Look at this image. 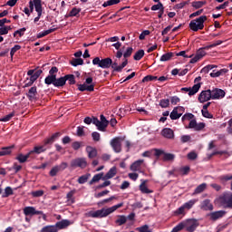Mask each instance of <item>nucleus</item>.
I'll use <instances>...</instances> for the list:
<instances>
[{
  "label": "nucleus",
  "mask_w": 232,
  "mask_h": 232,
  "mask_svg": "<svg viewBox=\"0 0 232 232\" xmlns=\"http://www.w3.org/2000/svg\"><path fill=\"white\" fill-rule=\"evenodd\" d=\"M146 180H143L142 183L140 185V191H141V193H153V191L150 190V188H148V187L146 186Z\"/></svg>",
  "instance_id": "obj_38"
},
{
  "label": "nucleus",
  "mask_w": 232,
  "mask_h": 232,
  "mask_svg": "<svg viewBox=\"0 0 232 232\" xmlns=\"http://www.w3.org/2000/svg\"><path fill=\"white\" fill-rule=\"evenodd\" d=\"M40 6V10H43V2L41 0H31L29 2V12H34V10L35 12H37V7L36 6Z\"/></svg>",
  "instance_id": "obj_19"
},
{
  "label": "nucleus",
  "mask_w": 232,
  "mask_h": 232,
  "mask_svg": "<svg viewBox=\"0 0 232 232\" xmlns=\"http://www.w3.org/2000/svg\"><path fill=\"white\" fill-rule=\"evenodd\" d=\"M124 140V138L122 137H115L111 140V146L115 151V153H121L122 151V142Z\"/></svg>",
  "instance_id": "obj_8"
},
{
  "label": "nucleus",
  "mask_w": 232,
  "mask_h": 232,
  "mask_svg": "<svg viewBox=\"0 0 232 232\" xmlns=\"http://www.w3.org/2000/svg\"><path fill=\"white\" fill-rule=\"evenodd\" d=\"M86 153L88 155V159H95L97 157V149L92 146L86 147Z\"/></svg>",
  "instance_id": "obj_23"
},
{
  "label": "nucleus",
  "mask_w": 232,
  "mask_h": 232,
  "mask_svg": "<svg viewBox=\"0 0 232 232\" xmlns=\"http://www.w3.org/2000/svg\"><path fill=\"white\" fill-rule=\"evenodd\" d=\"M199 102H208V101H211V90L202 91L198 95Z\"/></svg>",
  "instance_id": "obj_13"
},
{
  "label": "nucleus",
  "mask_w": 232,
  "mask_h": 232,
  "mask_svg": "<svg viewBox=\"0 0 232 232\" xmlns=\"http://www.w3.org/2000/svg\"><path fill=\"white\" fill-rule=\"evenodd\" d=\"M24 32H26V29L24 27H23L19 30H16L14 33V37H15L16 35H19V37H23V35H24Z\"/></svg>",
  "instance_id": "obj_59"
},
{
  "label": "nucleus",
  "mask_w": 232,
  "mask_h": 232,
  "mask_svg": "<svg viewBox=\"0 0 232 232\" xmlns=\"http://www.w3.org/2000/svg\"><path fill=\"white\" fill-rule=\"evenodd\" d=\"M151 10L152 11L164 10V5H162V3L159 2V4L154 5L151 6Z\"/></svg>",
  "instance_id": "obj_60"
},
{
  "label": "nucleus",
  "mask_w": 232,
  "mask_h": 232,
  "mask_svg": "<svg viewBox=\"0 0 232 232\" xmlns=\"http://www.w3.org/2000/svg\"><path fill=\"white\" fill-rule=\"evenodd\" d=\"M144 57V50L140 49L133 56L134 61H140Z\"/></svg>",
  "instance_id": "obj_41"
},
{
  "label": "nucleus",
  "mask_w": 232,
  "mask_h": 232,
  "mask_svg": "<svg viewBox=\"0 0 232 232\" xmlns=\"http://www.w3.org/2000/svg\"><path fill=\"white\" fill-rule=\"evenodd\" d=\"M126 222H128V218L124 215H121V216H118V218L116 219L115 224H117V226H124Z\"/></svg>",
  "instance_id": "obj_34"
},
{
  "label": "nucleus",
  "mask_w": 232,
  "mask_h": 232,
  "mask_svg": "<svg viewBox=\"0 0 232 232\" xmlns=\"http://www.w3.org/2000/svg\"><path fill=\"white\" fill-rule=\"evenodd\" d=\"M64 84H66V79H65V76L63 77H60L57 79V76L55 77V80H54V86L56 88H61L63 86H64Z\"/></svg>",
  "instance_id": "obj_31"
},
{
  "label": "nucleus",
  "mask_w": 232,
  "mask_h": 232,
  "mask_svg": "<svg viewBox=\"0 0 232 232\" xmlns=\"http://www.w3.org/2000/svg\"><path fill=\"white\" fill-rule=\"evenodd\" d=\"M189 166L181 167L179 169L180 175H188L189 173Z\"/></svg>",
  "instance_id": "obj_56"
},
{
  "label": "nucleus",
  "mask_w": 232,
  "mask_h": 232,
  "mask_svg": "<svg viewBox=\"0 0 232 232\" xmlns=\"http://www.w3.org/2000/svg\"><path fill=\"white\" fill-rule=\"evenodd\" d=\"M15 116V112H11L9 114H7L6 116H5L4 118L0 119V122H8V121L12 120V117Z\"/></svg>",
  "instance_id": "obj_48"
},
{
  "label": "nucleus",
  "mask_w": 232,
  "mask_h": 232,
  "mask_svg": "<svg viewBox=\"0 0 232 232\" xmlns=\"http://www.w3.org/2000/svg\"><path fill=\"white\" fill-rule=\"evenodd\" d=\"M142 164H144V160H138L134 161L130 167V171L142 173Z\"/></svg>",
  "instance_id": "obj_14"
},
{
  "label": "nucleus",
  "mask_w": 232,
  "mask_h": 232,
  "mask_svg": "<svg viewBox=\"0 0 232 232\" xmlns=\"http://www.w3.org/2000/svg\"><path fill=\"white\" fill-rule=\"evenodd\" d=\"M78 90L80 92H93V90H95V85L93 84L86 85V83L79 84Z\"/></svg>",
  "instance_id": "obj_29"
},
{
  "label": "nucleus",
  "mask_w": 232,
  "mask_h": 232,
  "mask_svg": "<svg viewBox=\"0 0 232 232\" xmlns=\"http://www.w3.org/2000/svg\"><path fill=\"white\" fill-rule=\"evenodd\" d=\"M10 30H12L11 26H1L0 35H6V34H8V32H10Z\"/></svg>",
  "instance_id": "obj_53"
},
{
  "label": "nucleus",
  "mask_w": 232,
  "mask_h": 232,
  "mask_svg": "<svg viewBox=\"0 0 232 232\" xmlns=\"http://www.w3.org/2000/svg\"><path fill=\"white\" fill-rule=\"evenodd\" d=\"M218 201L223 208H228L229 209H232V193H224L221 195L218 198Z\"/></svg>",
  "instance_id": "obj_7"
},
{
  "label": "nucleus",
  "mask_w": 232,
  "mask_h": 232,
  "mask_svg": "<svg viewBox=\"0 0 232 232\" xmlns=\"http://www.w3.org/2000/svg\"><path fill=\"white\" fill-rule=\"evenodd\" d=\"M161 135L164 139L173 140L175 139V132L169 128H165L161 130Z\"/></svg>",
  "instance_id": "obj_18"
},
{
  "label": "nucleus",
  "mask_w": 232,
  "mask_h": 232,
  "mask_svg": "<svg viewBox=\"0 0 232 232\" xmlns=\"http://www.w3.org/2000/svg\"><path fill=\"white\" fill-rule=\"evenodd\" d=\"M70 168L72 169H77V168H80V169H86L88 168V160L86 158H75L71 160L70 162Z\"/></svg>",
  "instance_id": "obj_5"
},
{
  "label": "nucleus",
  "mask_w": 232,
  "mask_h": 232,
  "mask_svg": "<svg viewBox=\"0 0 232 232\" xmlns=\"http://www.w3.org/2000/svg\"><path fill=\"white\" fill-rule=\"evenodd\" d=\"M104 179V173H99L92 177V180L89 182L90 186L95 184V182H99V180Z\"/></svg>",
  "instance_id": "obj_35"
},
{
  "label": "nucleus",
  "mask_w": 232,
  "mask_h": 232,
  "mask_svg": "<svg viewBox=\"0 0 232 232\" xmlns=\"http://www.w3.org/2000/svg\"><path fill=\"white\" fill-rule=\"evenodd\" d=\"M40 232H58L55 225H48L44 227Z\"/></svg>",
  "instance_id": "obj_36"
},
{
  "label": "nucleus",
  "mask_w": 232,
  "mask_h": 232,
  "mask_svg": "<svg viewBox=\"0 0 232 232\" xmlns=\"http://www.w3.org/2000/svg\"><path fill=\"white\" fill-rule=\"evenodd\" d=\"M207 188H208V184L202 183L195 188L192 195H199V193H204V191H206Z\"/></svg>",
  "instance_id": "obj_30"
},
{
  "label": "nucleus",
  "mask_w": 232,
  "mask_h": 232,
  "mask_svg": "<svg viewBox=\"0 0 232 232\" xmlns=\"http://www.w3.org/2000/svg\"><path fill=\"white\" fill-rule=\"evenodd\" d=\"M220 44H222V40H218L210 45H207L203 48L198 49L196 53V55L190 60V64H195V63H198V61H200L202 57L206 56L205 50H209V48H215V46H220Z\"/></svg>",
  "instance_id": "obj_3"
},
{
  "label": "nucleus",
  "mask_w": 232,
  "mask_h": 232,
  "mask_svg": "<svg viewBox=\"0 0 232 232\" xmlns=\"http://www.w3.org/2000/svg\"><path fill=\"white\" fill-rule=\"evenodd\" d=\"M184 111H186V109L184 107H175L169 115L171 121H177V119H180L182 115H184Z\"/></svg>",
  "instance_id": "obj_10"
},
{
  "label": "nucleus",
  "mask_w": 232,
  "mask_h": 232,
  "mask_svg": "<svg viewBox=\"0 0 232 232\" xmlns=\"http://www.w3.org/2000/svg\"><path fill=\"white\" fill-rule=\"evenodd\" d=\"M71 64L72 66H82V64H84V60H82V58H76L71 62Z\"/></svg>",
  "instance_id": "obj_44"
},
{
  "label": "nucleus",
  "mask_w": 232,
  "mask_h": 232,
  "mask_svg": "<svg viewBox=\"0 0 232 232\" xmlns=\"http://www.w3.org/2000/svg\"><path fill=\"white\" fill-rule=\"evenodd\" d=\"M59 137H61V132H56L53 134L51 137L45 139L44 142L45 143L46 146H48V144H53V142H55V140H57Z\"/></svg>",
  "instance_id": "obj_26"
},
{
  "label": "nucleus",
  "mask_w": 232,
  "mask_h": 232,
  "mask_svg": "<svg viewBox=\"0 0 232 232\" xmlns=\"http://www.w3.org/2000/svg\"><path fill=\"white\" fill-rule=\"evenodd\" d=\"M92 64H94V66H99V68H102L103 70H106L111 67L112 60L111 58H104L101 60V58L95 57L92 60Z\"/></svg>",
  "instance_id": "obj_6"
},
{
  "label": "nucleus",
  "mask_w": 232,
  "mask_h": 232,
  "mask_svg": "<svg viewBox=\"0 0 232 232\" xmlns=\"http://www.w3.org/2000/svg\"><path fill=\"white\" fill-rule=\"evenodd\" d=\"M59 137H61V132H56L53 134L51 137L45 139L44 142L45 143L46 146H48V144H53V142H55V140H57Z\"/></svg>",
  "instance_id": "obj_24"
},
{
  "label": "nucleus",
  "mask_w": 232,
  "mask_h": 232,
  "mask_svg": "<svg viewBox=\"0 0 232 232\" xmlns=\"http://www.w3.org/2000/svg\"><path fill=\"white\" fill-rule=\"evenodd\" d=\"M208 21V16L201 15L197 19L190 21L188 26L192 32H198V30H204V23Z\"/></svg>",
  "instance_id": "obj_4"
},
{
  "label": "nucleus",
  "mask_w": 232,
  "mask_h": 232,
  "mask_svg": "<svg viewBox=\"0 0 232 232\" xmlns=\"http://www.w3.org/2000/svg\"><path fill=\"white\" fill-rule=\"evenodd\" d=\"M201 209H203L204 211H213V204H211V200L205 199L201 203Z\"/></svg>",
  "instance_id": "obj_27"
},
{
  "label": "nucleus",
  "mask_w": 232,
  "mask_h": 232,
  "mask_svg": "<svg viewBox=\"0 0 232 232\" xmlns=\"http://www.w3.org/2000/svg\"><path fill=\"white\" fill-rule=\"evenodd\" d=\"M163 160H165V161L175 160V155L172 153L164 152Z\"/></svg>",
  "instance_id": "obj_47"
},
{
  "label": "nucleus",
  "mask_w": 232,
  "mask_h": 232,
  "mask_svg": "<svg viewBox=\"0 0 232 232\" xmlns=\"http://www.w3.org/2000/svg\"><path fill=\"white\" fill-rule=\"evenodd\" d=\"M59 137H61V132H56L53 134L51 137L45 139L44 142L45 143L46 146H48V144H53V142H55V140H57Z\"/></svg>",
  "instance_id": "obj_25"
},
{
  "label": "nucleus",
  "mask_w": 232,
  "mask_h": 232,
  "mask_svg": "<svg viewBox=\"0 0 232 232\" xmlns=\"http://www.w3.org/2000/svg\"><path fill=\"white\" fill-rule=\"evenodd\" d=\"M195 204H197V199H192V200H189L188 202H186L183 205V208L185 209H191V208H193V206H195Z\"/></svg>",
  "instance_id": "obj_43"
},
{
  "label": "nucleus",
  "mask_w": 232,
  "mask_h": 232,
  "mask_svg": "<svg viewBox=\"0 0 232 232\" xmlns=\"http://www.w3.org/2000/svg\"><path fill=\"white\" fill-rule=\"evenodd\" d=\"M182 229H184V221H181L179 225L174 227L171 232H179V231H182Z\"/></svg>",
  "instance_id": "obj_55"
},
{
  "label": "nucleus",
  "mask_w": 232,
  "mask_h": 232,
  "mask_svg": "<svg viewBox=\"0 0 232 232\" xmlns=\"http://www.w3.org/2000/svg\"><path fill=\"white\" fill-rule=\"evenodd\" d=\"M200 90V83L194 84L192 88L183 87L181 92H188V95H195Z\"/></svg>",
  "instance_id": "obj_16"
},
{
  "label": "nucleus",
  "mask_w": 232,
  "mask_h": 232,
  "mask_svg": "<svg viewBox=\"0 0 232 232\" xmlns=\"http://www.w3.org/2000/svg\"><path fill=\"white\" fill-rule=\"evenodd\" d=\"M81 14V8L73 7L69 13L70 17H77Z\"/></svg>",
  "instance_id": "obj_45"
},
{
  "label": "nucleus",
  "mask_w": 232,
  "mask_h": 232,
  "mask_svg": "<svg viewBox=\"0 0 232 232\" xmlns=\"http://www.w3.org/2000/svg\"><path fill=\"white\" fill-rule=\"evenodd\" d=\"M83 122L85 124H92H92L96 125L99 131H106V128H108V124H110V121L106 120V117L102 114L100 116V120L96 117H93L92 119L90 117H86L83 120Z\"/></svg>",
  "instance_id": "obj_2"
},
{
  "label": "nucleus",
  "mask_w": 232,
  "mask_h": 232,
  "mask_svg": "<svg viewBox=\"0 0 232 232\" xmlns=\"http://www.w3.org/2000/svg\"><path fill=\"white\" fill-rule=\"evenodd\" d=\"M41 73H43V70H38L34 73H33V75L30 77L32 82H35V80L41 77Z\"/></svg>",
  "instance_id": "obj_51"
},
{
  "label": "nucleus",
  "mask_w": 232,
  "mask_h": 232,
  "mask_svg": "<svg viewBox=\"0 0 232 232\" xmlns=\"http://www.w3.org/2000/svg\"><path fill=\"white\" fill-rule=\"evenodd\" d=\"M160 108H169V99H162L160 101Z\"/></svg>",
  "instance_id": "obj_52"
},
{
  "label": "nucleus",
  "mask_w": 232,
  "mask_h": 232,
  "mask_svg": "<svg viewBox=\"0 0 232 232\" xmlns=\"http://www.w3.org/2000/svg\"><path fill=\"white\" fill-rule=\"evenodd\" d=\"M10 195H14V190L10 187H6L2 197L3 198H6L7 197H10Z\"/></svg>",
  "instance_id": "obj_46"
},
{
  "label": "nucleus",
  "mask_w": 232,
  "mask_h": 232,
  "mask_svg": "<svg viewBox=\"0 0 232 232\" xmlns=\"http://www.w3.org/2000/svg\"><path fill=\"white\" fill-rule=\"evenodd\" d=\"M37 16L34 18V23H38L39 19H41V15H43V9H41L40 5H36Z\"/></svg>",
  "instance_id": "obj_50"
},
{
  "label": "nucleus",
  "mask_w": 232,
  "mask_h": 232,
  "mask_svg": "<svg viewBox=\"0 0 232 232\" xmlns=\"http://www.w3.org/2000/svg\"><path fill=\"white\" fill-rule=\"evenodd\" d=\"M54 226H55L57 231H59L60 229H66V227H68V226H70V220L63 219L61 221L56 222V224Z\"/></svg>",
  "instance_id": "obj_22"
},
{
  "label": "nucleus",
  "mask_w": 232,
  "mask_h": 232,
  "mask_svg": "<svg viewBox=\"0 0 232 232\" xmlns=\"http://www.w3.org/2000/svg\"><path fill=\"white\" fill-rule=\"evenodd\" d=\"M115 175H117V168L116 167H112L111 169H110V170L106 173L105 176H103L102 180H108L110 179H113V177H115Z\"/></svg>",
  "instance_id": "obj_28"
},
{
  "label": "nucleus",
  "mask_w": 232,
  "mask_h": 232,
  "mask_svg": "<svg viewBox=\"0 0 232 232\" xmlns=\"http://www.w3.org/2000/svg\"><path fill=\"white\" fill-rule=\"evenodd\" d=\"M173 57H175V53L169 52V53H167L163 54V55L160 57V61L161 63H166V62H168V61H171V60L173 59Z\"/></svg>",
  "instance_id": "obj_32"
},
{
  "label": "nucleus",
  "mask_w": 232,
  "mask_h": 232,
  "mask_svg": "<svg viewBox=\"0 0 232 232\" xmlns=\"http://www.w3.org/2000/svg\"><path fill=\"white\" fill-rule=\"evenodd\" d=\"M24 215L25 217H34V215H43V211L36 210L34 207H25L24 208Z\"/></svg>",
  "instance_id": "obj_15"
},
{
  "label": "nucleus",
  "mask_w": 232,
  "mask_h": 232,
  "mask_svg": "<svg viewBox=\"0 0 232 232\" xmlns=\"http://www.w3.org/2000/svg\"><path fill=\"white\" fill-rule=\"evenodd\" d=\"M137 231H140V232H151V230H150V227L148 225H144L142 227H138Z\"/></svg>",
  "instance_id": "obj_64"
},
{
  "label": "nucleus",
  "mask_w": 232,
  "mask_h": 232,
  "mask_svg": "<svg viewBox=\"0 0 232 232\" xmlns=\"http://www.w3.org/2000/svg\"><path fill=\"white\" fill-rule=\"evenodd\" d=\"M55 77H56V75L49 74L44 80L45 84H47V85L53 84V86H54L55 85Z\"/></svg>",
  "instance_id": "obj_40"
},
{
  "label": "nucleus",
  "mask_w": 232,
  "mask_h": 232,
  "mask_svg": "<svg viewBox=\"0 0 232 232\" xmlns=\"http://www.w3.org/2000/svg\"><path fill=\"white\" fill-rule=\"evenodd\" d=\"M183 226L186 231L194 232L198 227V221L197 219H187L183 221Z\"/></svg>",
  "instance_id": "obj_9"
},
{
  "label": "nucleus",
  "mask_w": 232,
  "mask_h": 232,
  "mask_svg": "<svg viewBox=\"0 0 232 232\" xmlns=\"http://www.w3.org/2000/svg\"><path fill=\"white\" fill-rule=\"evenodd\" d=\"M32 197H34V198H37L39 197H43V195H44V190H36V191H33L31 192Z\"/></svg>",
  "instance_id": "obj_57"
},
{
  "label": "nucleus",
  "mask_w": 232,
  "mask_h": 232,
  "mask_svg": "<svg viewBox=\"0 0 232 232\" xmlns=\"http://www.w3.org/2000/svg\"><path fill=\"white\" fill-rule=\"evenodd\" d=\"M210 93H211V99L213 100L224 99V97H226V92L218 88L213 89L212 91H210Z\"/></svg>",
  "instance_id": "obj_12"
},
{
  "label": "nucleus",
  "mask_w": 232,
  "mask_h": 232,
  "mask_svg": "<svg viewBox=\"0 0 232 232\" xmlns=\"http://www.w3.org/2000/svg\"><path fill=\"white\" fill-rule=\"evenodd\" d=\"M226 215V211L225 210H218V211H215L209 214L210 217V220H218V218H222V217H224Z\"/></svg>",
  "instance_id": "obj_21"
},
{
  "label": "nucleus",
  "mask_w": 232,
  "mask_h": 232,
  "mask_svg": "<svg viewBox=\"0 0 232 232\" xmlns=\"http://www.w3.org/2000/svg\"><path fill=\"white\" fill-rule=\"evenodd\" d=\"M170 102L173 106H177V104L180 102V98H179L178 96H172L170 97Z\"/></svg>",
  "instance_id": "obj_63"
},
{
  "label": "nucleus",
  "mask_w": 232,
  "mask_h": 232,
  "mask_svg": "<svg viewBox=\"0 0 232 232\" xmlns=\"http://www.w3.org/2000/svg\"><path fill=\"white\" fill-rule=\"evenodd\" d=\"M47 145H45L44 141L43 145L35 146L33 150L30 151L31 155H34V153H36V155H40V153H44L46 151Z\"/></svg>",
  "instance_id": "obj_20"
},
{
  "label": "nucleus",
  "mask_w": 232,
  "mask_h": 232,
  "mask_svg": "<svg viewBox=\"0 0 232 232\" xmlns=\"http://www.w3.org/2000/svg\"><path fill=\"white\" fill-rule=\"evenodd\" d=\"M206 5V2L198 1L192 4L193 8H202Z\"/></svg>",
  "instance_id": "obj_62"
},
{
  "label": "nucleus",
  "mask_w": 232,
  "mask_h": 232,
  "mask_svg": "<svg viewBox=\"0 0 232 232\" xmlns=\"http://www.w3.org/2000/svg\"><path fill=\"white\" fill-rule=\"evenodd\" d=\"M195 118V115H193V113H186L182 116L181 121L182 122L186 121H191Z\"/></svg>",
  "instance_id": "obj_54"
},
{
  "label": "nucleus",
  "mask_w": 232,
  "mask_h": 232,
  "mask_svg": "<svg viewBox=\"0 0 232 232\" xmlns=\"http://www.w3.org/2000/svg\"><path fill=\"white\" fill-rule=\"evenodd\" d=\"M122 206H124L123 202L114 205L108 208H102L96 211L91 210L85 213V217L87 218H104L108 217V215H111V213H114V211H117L119 208H122Z\"/></svg>",
  "instance_id": "obj_1"
},
{
  "label": "nucleus",
  "mask_w": 232,
  "mask_h": 232,
  "mask_svg": "<svg viewBox=\"0 0 232 232\" xmlns=\"http://www.w3.org/2000/svg\"><path fill=\"white\" fill-rule=\"evenodd\" d=\"M159 79L157 76L147 75L142 79V82H150V81H157Z\"/></svg>",
  "instance_id": "obj_58"
},
{
  "label": "nucleus",
  "mask_w": 232,
  "mask_h": 232,
  "mask_svg": "<svg viewBox=\"0 0 232 232\" xmlns=\"http://www.w3.org/2000/svg\"><path fill=\"white\" fill-rule=\"evenodd\" d=\"M132 53H133V48L131 47L127 48L126 52L123 53L124 59H128V57H131Z\"/></svg>",
  "instance_id": "obj_61"
},
{
  "label": "nucleus",
  "mask_w": 232,
  "mask_h": 232,
  "mask_svg": "<svg viewBox=\"0 0 232 232\" xmlns=\"http://www.w3.org/2000/svg\"><path fill=\"white\" fill-rule=\"evenodd\" d=\"M26 97L31 102L37 101V87H35V86L31 87L26 93Z\"/></svg>",
  "instance_id": "obj_17"
},
{
  "label": "nucleus",
  "mask_w": 232,
  "mask_h": 232,
  "mask_svg": "<svg viewBox=\"0 0 232 232\" xmlns=\"http://www.w3.org/2000/svg\"><path fill=\"white\" fill-rule=\"evenodd\" d=\"M121 3V0H109L102 4L103 8H106V6H113V5H119Z\"/></svg>",
  "instance_id": "obj_42"
},
{
  "label": "nucleus",
  "mask_w": 232,
  "mask_h": 232,
  "mask_svg": "<svg viewBox=\"0 0 232 232\" xmlns=\"http://www.w3.org/2000/svg\"><path fill=\"white\" fill-rule=\"evenodd\" d=\"M111 66L113 72H122V70H124V68H126V66H128V59H125L121 65H119V63H117V60H115L114 62H112Z\"/></svg>",
  "instance_id": "obj_11"
},
{
  "label": "nucleus",
  "mask_w": 232,
  "mask_h": 232,
  "mask_svg": "<svg viewBox=\"0 0 232 232\" xmlns=\"http://www.w3.org/2000/svg\"><path fill=\"white\" fill-rule=\"evenodd\" d=\"M64 77H65V82L66 81H69V84H75V75L67 74Z\"/></svg>",
  "instance_id": "obj_49"
},
{
  "label": "nucleus",
  "mask_w": 232,
  "mask_h": 232,
  "mask_svg": "<svg viewBox=\"0 0 232 232\" xmlns=\"http://www.w3.org/2000/svg\"><path fill=\"white\" fill-rule=\"evenodd\" d=\"M90 177H92V174H90V173L81 176L78 179V184H86V182H88V179H90Z\"/></svg>",
  "instance_id": "obj_39"
},
{
  "label": "nucleus",
  "mask_w": 232,
  "mask_h": 232,
  "mask_svg": "<svg viewBox=\"0 0 232 232\" xmlns=\"http://www.w3.org/2000/svg\"><path fill=\"white\" fill-rule=\"evenodd\" d=\"M30 157H32V153H30V151L26 154H19L16 159L19 162H21V164L26 162V160H28V159H30Z\"/></svg>",
  "instance_id": "obj_33"
},
{
  "label": "nucleus",
  "mask_w": 232,
  "mask_h": 232,
  "mask_svg": "<svg viewBox=\"0 0 232 232\" xmlns=\"http://www.w3.org/2000/svg\"><path fill=\"white\" fill-rule=\"evenodd\" d=\"M13 148H14V146L2 148V150H0V157H5L6 155H10V153H12Z\"/></svg>",
  "instance_id": "obj_37"
}]
</instances>
